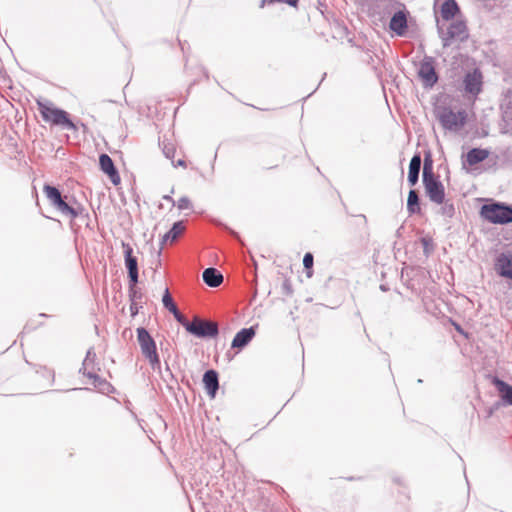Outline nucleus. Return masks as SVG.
<instances>
[{
    "label": "nucleus",
    "instance_id": "30",
    "mask_svg": "<svg viewBox=\"0 0 512 512\" xmlns=\"http://www.w3.org/2000/svg\"><path fill=\"white\" fill-rule=\"evenodd\" d=\"M172 314L174 315L175 319L179 323H181L185 327V329L187 330V325H189L190 322L186 321L185 317L179 312V310H176V312H174Z\"/></svg>",
    "mask_w": 512,
    "mask_h": 512
},
{
    "label": "nucleus",
    "instance_id": "14",
    "mask_svg": "<svg viewBox=\"0 0 512 512\" xmlns=\"http://www.w3.org/2000/svg\"><path fill=\"white\" fill-rule=\"evenodd\" d=\"M102 171L106 173L114 185L120 183V176L114 166L112 159L107 154H102L99 158Z\"/></svg>",
    "mask_w": 512,
    "mask_h": 512
},
{
    "label": "nucleus",
    "instance_id": "4",
    "mask_svg": "<svg viewBox=\"0 0 512 512\" xmlns=\"http://www.w3.org/2000/svg\"><path fill=\"white\" fill-rule=\"evenodd\" d=\"M481 215L494 224L512 222V208L500 204L484 205L481 209Z\"/></svg>",
    "mask_w": 512,
    "mask_h": 512
},
{
    "label": "nucleus",
    "instance_id": "28",
    "mask_svg": "<svg viewBox=\"0 0 512 512\" xmlns=\"http://www.w3.org/2000/svg\"><path fill=\"white\" fill-rule=\"evenodd\" d=\"M275 2H282L295 7L298 3V0H262L260 3V7L263 8L266 4H272Z\"/></svg>",
    "mask_w": 512,
    "mask_h": 512
},
{
    "label": "nucleus",
    "instance_id": "20",
    "mask_svg": "<svg viewBox=\"0 0 512 512\" xmlns=\"http://www.w3.org/2000/svg\"><path fill=\"white\" fill-rule=\"evenodd\" d=\"M185 231L183 222L174 223L173 227L163 236L162 244H173Z\"/></svg>",
    "mask_w": 512,
    "mask_h": 512
},
{
    "label": "nucleus",
    "instance_id": "15",
    "mask_svg": "<svg viewBox=\"0 0 512 512\" xmlns=\"http://www.w3.org/2000/svg\"><path fill=\"white\" fill-rule=\"evenodd\" d=\"M389 28L398 36H403L407 30V17L403 11L396 12L389 24Z\"/></svg>",
    "mask_w": 512,
    "mask_h": 512
},
{
    "label": "nucleus",
    "instance_id": "23",
    "mask_svg": "<svg viewBox=\"0 0 512 512\" xmlns=\"http://www.w3.org/2000/svg\"><path fill=\"white\" fill-rule=\"evenodd\" d=\"M489 155V152L485 149L473 148L466 155V162L470 166H474L484 161Z\"/></svg>",
    "mask_w": 512,
    "mask_h": 512
},
{
    "label": "nucleus",
    "instance_id": "22",
    "mask_svg": "<svg viewBox=\"0 0 512 512\" xmlns=\"http://www.w3.org/2000/svg\"><path fill=\"white\" fill-rule=\"evenodd\" d=\"M493 384L496 386L501 399L505 403L512 405V386L498 378L493 379Z\"/></svg>",
    "mask_w": 512,
    "mask_h": 512
},
{
    "label": "nucleus",
    "instance_id": "31",
    "mask_svg": "<svg viewBox=\"0 0 512 512\" xmlns=\"http://www.w3.org/2000/svg\"><path fill=\"white\" fill-rule=\"evenodd\" d=\"M430 198L436 203H442L444 200V194H430Z\"/></svg>",
    "mask_w": 512,
    "mask_h": 512
},
{
    "label": "nucleus",
    "instance_id": "7",
    "mask_svg": "<svg viewBox=\"0 0 512 512\" xmlns=\"http://www.w3.org/2000/svg\"><path fill=\"white\" fill-rule=\"evenodd\" d=\"M187 331L198 337H215L218 335V326L216 322L194 318L187 325Z\"/></svg>",
    "mask_w": 512,
    "mask_h": 512
},
{
    "label": "nucleus",
    "instance_id": "26",
    "mask_svg": "<svg viewBox=\"0 0 512 512\" xmlns=\"http://www.w3.org/2000/svg\"><path fill=\"white\" fill-rule=\"evenodd\" d=\"M160 145L162 146V151L166 158L172 159L175 154V147L172 143H166L165 140L160 142Z\"/></svg>",
    "mask_w": 512,
    "mask_h": 512
},
{
    "label": "nucleus",
    "instance_id": "1",
    "mask_svg": "<svg viewBox=\"0 0 512 512\" xmlns=\"http://www.w3.org/2000/svg\"><path fill=\"white\" fill-rule=\"evenodd\" d=\"M37 105L45 122L60 126L63 129L77 130L76 124L70 120L69 114L66 111L55 107L50 101H37Z\"/></svg>",
    "mask_w": 512,
    "mask_h": 512
},
{
    "label": "nucleus",
    "instance_id": "25",
    "mask_svg": "<svg viewBox=\"0 0 512 512\" xmlns=\"http://www.w3.org/2000/svg\"><path fill=\"white\" fill-rule=\"evenodd\" d=\"M407 206L411 213L419 212L418 194H408Z\"/></svg>",
    "mask_w": 512,
    "mask_h": 512
},
{
    "label": "nucleus",
    "instance_id": "2",
    "mask_svg": "<svg viewBox=\"0 0 512 512\" xmlns=\"http://www.w3.org/2000/svg\"><path fill=\"white\" fill-rule=\"evenodd\" d=\"M436 117L445 130L458 132L465 126L468 114L464 109L455 112L450 107H438Z\"/></svg>",
    "mask_w": 512,
    "mask_h": 512
},
{
    "label": "nucleus",
    "instance_id": "17",
    "mask_svg": "<svg viewBox=\"0 0 512 512\" xmlns=\"http://www.w3.org/2000/svg\"><path fill=\"white\" fill-rule=\"evenodd\" d=\"M254 335H255V330L253 327L242 329L235 335V337L232 341V347L233 348L244 347L246 344H248L251 341V339L254 337Z\"/></svg>",
    "mask_w": 512,
    "mask_h": 512
},
{
    "label": "nucleus",
    "instance_id": "29",
    "mask_svg": "<svg viewBox=\"0 0 512 512\" xmlns=\"http://www.w3.org/2000/svg\"><path fill=\"white\" fill-rule=\"evenodd\" d=\"M421 243L424 247V251L428 253L433 247V241L430 237L421 238Z\"/></svg>",
    "mask_w": 512,
    "mask_h": 512
},
{
    "label": "nucleus",
    "instance_id": "16",
    "mask_svg": "<svg viewBox=\"0 0 512 512\" xmlns=\"http://www.w3.org/2000/svg\"><path fill=\"white\" fill-rule=\"evenodd\" d=\"M203 384L207 394L214 398L219 388L218 374L214 370H208L203 376Z\"/></svg>",
    "mask_w": 512,
    "mask_h": 512
},
{
    "label": "nucleus",
    "instance_id": "24",
    "mask_svg": "<svg viewBox=\"0 0 512 512\" xmlns=\"http://www.w3.org/2000/svg\"><path fill=\"white\" fill-rule=\"evenodd\" d=\"M162 302H163V305L166 309H168L171 313H174L176 312V310H178L176 304L174 303L170 293H169V290L168 289H165V292H164V295H163V298H162Z\"/></svg>",
    "mask_w": 512,
    "mask_h": 512
},
{
    "label": "nucleus",
    "instance_id": "9",
    "mask_svg": "<svg viewBox=\"0 0 512 512\" xmlns=\"http://www.w3.org/2000/svg\"><path fill=\"white\" fill-rule=\"evenodd\" d=\"M122 247L124 250L125 265L128 269L130 279V287L134 288L138 282L137 258L133 255V249L130 244L122 242Z\"/></svg>",
    "mask_w": 512,
    "mask_h": 512
},
{
    "label": "nucleus",
    "instance_id": "10",
    "mask_svg": "<svg viewBox=\"0 0 512 512\" xmlns=\"http://www.w3.org/2000/svg\"><path fill=\"white\" fill-rule=\"evenodd\" d=\"M423 183L425 185V192H444L442 183L433 173L432 162L427 159L424 161Z\"/></svg>",
    "mask_w": 512,
    "mask_h": 512
},
{
    "label": "nucleus",
    "instance_id": "18",
    "mask_svg": "<svg viewBox=\"0 0 512 512\" xmlns=\"http://www.w3.org/2000/svg\"><path fill=\"white\" fill-rule=\"evenodd\" d=\"M459 6L455 0H445L440 8V15L443 20L449 21L459 13Z\"/></svg>",
    "mask_w": 512,
    "mask_h": 512
},
{
    "label": "nucleus",
    "instance_id": "5",
    "mask_svg": "<svg viewBox=\"0 0 512 512\" xmlns=\"http://www.w3.org/2000/svg\"><path fill=\"white\" fill-rule=\"evenodd\" d=\"M137 340L141 348V352L149 363L154 367L160 364L155 341L148 331L140 327L137 329Z\"/></svg>",
    "mask_w": 512,
    "mask_h": 512
},
{
    "label": "nucleus",
    "instance_id": "33",
    "mask_svg": "<svg viewBox=\"0 0 512 512\" xmlns=\"http://www.w3.org/2000/svg\"><path fill=\"white\" fill-rule=\"evenodd\" d=\"M172 164L174 167L181 166V167L186 168V162L182 159L178 160L176 163L172 162Z\"/></svg>",
    "mask_w": 512,
    "mask_h": 512
},
{
    "label": "nucleus",
    "instance_id": "13",
    "mask_svg": "<svg viewBox=\"0 0 512 512\" xmlns=\"http://www.w3.org/2000/svg\"><path fill=\"white\" fill-rule=\"evenodd\" d=\"M495 270L500 276L512 280V255L500 254L495 261Z\"/></svg>",
    "mask_w": 512,
    "mask_h": 512
},
{
    "label": "nucleus",
    "instance_id": "12",
    "mask_svg": "<svg viewBox=\"0 0 512 512\" xmlns=\"http://www.w3.org/2000/svg\"><path fill=\"white\" fill-rule=\"evenodd\" d=\"M175 203H176V200L170 194H164L160 205L162 207L170 206V205L172 207H175ZM176 207H177V210L179 213H182V212L188 213V212L192 211V208H193L190 199L186 196L179 197V199L177 200Z\"/></svg>",
    "mask_w": 512,
    "mask_h": 512
},
{
    "label": "nucleus",
    "instance_id": "21",
    "mask_svg": "<svg viewBox=\"0 0 512 512\" xmlns=\"http://www.w3.org/2000/svg\"><path fill=\"white\" fill-rule=\"evenodd\" d=\"M421 169V157L420 155H414L409 164L408 181L411 186H414L419 178Z\"/></svg>",
    "mask_w": 512,
    "mask_h": 512
},
{
    "label": "nucleus",
    "instance_id": "6",
    "mask_svg": "<svg viewBox=\"0 0 512 512\" xmlns=\"http://www.w3.org/2000/svg\"><path fill=\"white\" fill-rule=\"evenodd\" d=\"M47 196L50 204L63 214L76 217L82 211L81 205L72 200L69 194H47Z\"/></svg>",
    "mask_w": 512,
    "mask_h": 512
},
{
    "label": "nucleus",
    "instance_id": "19",
    "mask_svg": "<svg viewBox=\"0 0 512 512\" xmlns=\"http://www.w3.org/2000/svg\"><path fill=\"white\" fill-rule=\"evenodd\" d=\"M204 282L210 287H218L223 282V275L215 268H207L202 274Z\"/></svg>",
    "mask_w": 512,
    "mask_h": 512
},
{
    "label": "nucleus",
    "instance_id": "32",
    "mask_svg": "<svg viewBox=\"0 0 512 512\" xmlns=\"http://www.w3.org/2000/svg\"><path fill=\"white\" fill-rule=\"evenodd\" d=\"M44 192L51 193V192H60V191L56 187H54V186L45 185L44 186Z\"/></svg>",
    "mask_w": 512,
    "mask_h": 512
},
{
    "label": "nucleus",
    "instance_id": "27",
    "mask_svg": "<svg viewBox=\"0 0 512 512\" xmlns=\"http://www.w3.org/2000/svg\"><path fill=\"white\" fill-rule=\"evenodd\" d=\"M313 261H314V258H313V255L311 253H306L304 255L303 265L308 270L307 271L308 277H311V275H312L311 269L313 267Z\"/></svg>",
    "mask_w": 512,
    "mask_h": 512
},
{
    "label": "nucleus",
    "instance_id": "11",
    "mask_svg": "<svg viewBox=\"0 0 512 512\" xmlns=\"http://www.w3.org/2000/svg\"><path fill=\"white\" fill-rule=\"evenodd\" d=\"M464 89L467 93L477 95L482 89V74L478 69L466 74L464 78Z\"/></svg>",
    "mask_w": 512,
    "mask_h": 512
},
{
    "label": "nucleus",
    "instance_id": "8",
    "mask_svg": "<svg viewBox=\"0 0 512 512\" xmlns=\"http://www.w3.org/2000/svg\"><path fill=\"white\" fill-rule=\"evenodd\" d=\"M418 76L425 87H433L438 81L432 57H425L419 65Z\"/></svg>",
    "mask_w": 512,
    "mask_h": 512
},
{
    "label": "nucleus",
    "instance_id": "3",
    "mask_svg": "<svg viewBox=\"0 0 512 512\" xmlns=\"http://www.w3.org/2000/svg\"><path fill=\"white\" fill-rule=\"evenodd\" d=\"M437 28L443 47H449L456 42H463L468 38L467 26L461 20L450 23L446 29L438 23Z\"/></svg>",
    "mask_w": 512,
    "mask_h": 512
}]
</instances>
